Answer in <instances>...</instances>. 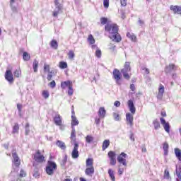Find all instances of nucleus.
<instances>
[{
    "mask_svg": "<svg viewBox=\"0 0 181 181\" xmlns=\"http://www.w3.org/2000/svg\"><path fill=\"white\" fill-rule=\"evenodd\" d=\"M105 30L110 33L109 37L113 42H121V35L118 33V25L117 24L108 22L105 27Z\"/></svg>",
    "mask_w": 181,
    "mask_h": 181,
    "instance_id": "obj_1",
    "label": "nucleus"
},
{
    "mask_svg": "<svg viewBox=\"0 0 181 181\" xmlns=\"http://www.w3.org/2000/svg\"><path fill=\"white\" fill-rule=\"evenodd\" d=\"M56 169H57V165H56V163L49 160L46 167L47 174L52 176V175L54 173V170H56Z\"/></svg>",
    "mask_w": 181,
    "mask_h": 181,
    "instance_id": "obj_2",
    "label": "nucleus"
},
{
    "mask_svg": "<svg viewBox=\"0 0 181 181\" xmlns=\"http://www.w3.org/2000/svg\"><path fill=\"white\" fill-rule=\"evenodd\" d=\"M61 87L63 90L68 87V95H71L73 93H74V90H73V82L70 81L62 82Z\"/></svg>",
    "mask_w": 181,
    "mask_h": 181,
    "instance_id": "obj_3",
    "label": "nucleus"
},
{
    "mask_svg": "<svg viewBox=\"0 0 181 181\" xmlns=\"http://www.w3.org/2000/svg\"><path fill=\"white\" fill-rule=\"evenodd\" d=\"M107 156L110 159V165H111V166H115V165H117V154L115 153V152L109 151Z\"/></svg>",
    "mask_w": 181,
    "mask_h": 181,
    "instance_id": "obj_4",
    "label": "nucleus"
},
{
    "mask_svg": "<svg viewBox=\"0 0 181 181\" xmlns=\"http://www.w3.org/2000/svg\"><path fill=\"white\" fill-rule=\"evenodd\" d=\"M127 158H128V155L122 152L117 156V162L123 165V166H127Z\"/></svg>",
    "mask_w": 181,
    "mask_h": 181,
    "instance_id": "obj_5",
    "label": "nucleus"
},
{
    "mask_svg": "<svg viewBox=\"0 0 181 181\" xmlns=\"http://www.w3.org/2000/svg\"><path fill=\"white\" fill-rule=\"evenodd\" d=\"M34 160L38 163H43V162L46 161L45 156L42 155L40 151H37L36 153L34 154Z\"/></svg>",
    "mask_w": 181,
    "mask_h": 181,
    "instance_id": "obj_6",
    "label": "nucleus"
},
{
    "mask_svg": "<svg viewBox=\"0 0 181 181\" xmlns=\"http://www.w3.org/2000/svg\"><path fill=\"white\" fill-rule=\"evenodd\" d=\"M113 78H115L117 84H118V86H121V72H119V70L115 69L113 71Z\"/></svg>",
    "mask_w": 181,
    "mask_h": 181,
    "instance_id": "obj_7",
    "label": "nucleus"
},
{
    "mask_svg": "<svg viewBox=\"0 0 181 181\" xmlns=\"http://www.w3.org/2000/svg\"><path fill=\"white\" fill-rule=\"evenodd\" d=\"M55 8L53 11V16L57 17L59 13H60V11H62L63 6L60 4V2L54 1Z\"/></svg>",
    "mask_w": 181,
    "mask_h": 181,
    "instance_id": "obj_8",
    "label": "nucleus"
},
{
    "mask_svg": "<svg viewBox=\"0 0 181 181\" xmlns=\"http://www.w3.org/2000/svg\"><path fill=\"white\" fill-rule=\"evenodd\" d=\"M161 124L163 126V128L168 134L170 132V125H169V122H166V120H165L163 117L160 119Z\"/></svg>",
    "mask_w": 181,
    "mask_h": 181,
    "instance_id": "obj_9",
    "label": "nucleus"
},
{
    "mask_svg": "<svg viewBox=\"0 0 181 181\" xmlns=\"http://www.w3.org/2000/svg\"><path fill=\"white\" fill-rule=\"evenodd\" d=\"M5 78L8 83H13V74H12L11 70H7L5 73Z\"/></svg>",
    "mask_w": 181,
    "mask_h": 181,
    "instance_id": "obj_10",
    "label": "nucleus"
},
{
    "mask_svg": "<svg viewBox=\"0 0 181 181\" xmlns=\"http://www.w3.org/2000/svg\"><path fill=\"white\" fill-rule=\"evenodd\" d=\"M12 157L13 158V164L15 166L18 167L21 165V159L19 158V156H18V153L16 152H12Z\"/></svg>",
    "mask_w": 181,
    "mask_h": 181,
    "instance_id": "obj_11",
    "label": "nucleus"
},
{
    "mask_svg": "<svg viewBox=\"0 0 181 181\" xmlns=\"http://www.w3.org/2000/svg\"><path fill=\"white\" fill-rule=\"evenodd\" d=\"M71 156L74 159H77L78 158V144L75 143L74 147L72 151Z\"/></svg>",
    "mask_w": 181,
    "mask_h": 181,
    "instance_id": "obj_12",
    "label": "nucleus"
},
{
    "mask_svg": "<svg viewBox=\"0 0 181 181\" xmlns=\"http://www.w3.org/2000/svg\"><path fill=\"white\" fill-rule=\"evenodd\" d=\"M165 93V86L160 84L158 88V93L157 95L158 100H162L163 98V94Z\"/></svg>",
    "mask_w": 181,
    "mask_h": 181,
    "instance_id": "obj_13",
    "label": "nucleus"
},
{
    "mask_svg": "<svg viewBox=\"0 0 181 181\" xmlns=\"http://www.w3.org/2000/svg\"><path fill=\"white\" fill-rule=\"evenodd\" d=\"M126 121L130 127H132L134 125V115L131 113H127L126 114Z\"/></svg>",
    "mask_w": 181,
    "mask_h": 181,
    "instance_id": "obj_14",
    "label": "nucleus"
},
{
    "mask_svg": "<svg viewBox=\"0 0 181 181\" xmlns=\"http://www.w3.org/2000/svg\"><path fill=\"white\" fill-rule=\"evenodd\" d=\"M127 105L130 112H132V115H134L136 111V108H135V105H134V101H132V100H128Z\"/></svg>",
    "mask_w": 181,
    "mask_h": 181,
    "instance_id": "obj_15",
    "label": "nucleus"
},
{
    "mask_svg": "<svg viewBox=\"0 0 181 181\" xmlns=\"http://www.w3.org/2000/svg\"><path fill=\"white\" fill-rule=\"evenodd\" d=\"M131 71V62H126L124 68L121 70V73H129Z\"/></svg>",
    "mask_w": 181,
    "mask_h": 181,
    "instance_id": "obj_16",
    "label": "nucleus"
},
{
    "mask_svg": "<svg viewBox=\"0 0 181 181\" xmlns=\"http://www.w3.org/2000/svg\"><path fill=\"white\" fill-rule=\"evenodd\" d=\"M170 11H173L174 13H177V15H181V6H170Z\"/></svg>",
    "mask_w": 181,
    "mask_h": 181,
    "instance_id": "obj_17",
    "label": "nucleus"
},
{
    "mask_svg": "<svg viewBox=\"0 0 181 181\" xmlns=\"http://www.w3.org/2000/svg\"><path fill=\"white\" fill-rule=\"evenodd\" d=\"M98 114L99 115V118H101V119L105 118V115L107 114V111L105 110V108L102 107L99 108Z\"/></svg>",
    "mask_w": 181,
    "mask_h": 181,
    "instance_id": "obj_18",
    "label": "nucleus"
},
{
    "mask_svg": "<svg viewBox=\"0 0 181 181\" xmlns=\"http://www.w3.org/2000/svg\"><path fill=\"white\" fill-rule=\"evenodd\" d=\"M54 122L55 125H62L63 124V122L62 121V117H60V115H56L54 117Z\"/></svg>",
    "mask_w": 181,
    "mask_h": 181,
    "instance_id": "obj_19",
    "label": "nucleus"
},
{
    "mask_svg": "<svg viewBox=\"0 0 181 181\" xmlns=\"http://www.w3.org/2000/svg\"><path fill=\"white\" fill-rule=\"evenodd\" d=\"M85 173L87 176H93L94 175V167H87Z\"/></svg>",
    "mask_w": 181,
    "mask_h": 181,
    "instance_id": "obj_20",
    "label": "nucleus"
},
{
    "mask_svg": "<svg viewBox=\"0 0 181 181\" xmlns=\"http://www.w3.org/2000/svg\"><path fill=\"white\" fill-rule=\"evenodd\" d=\"M176 69V66H175V64H169V66H167L165 67V73H170V71H172V70H175Z\"/></svg>",
    "mask_w": 181,
    "mask_h": 181,
    "instance_id": "obj_21",
    "label": "nucleus"
},
{
    "mask_svg": "<svg viewBox=\"0 0 181 181\" xmlns=\"http://www.w3.org/2000/svg\"><path fill=\"white\" fill-rule=\"evenodd\" d=\"M15 2H16V0H10V6L13 12H18V8L15 6Z\"/></svg>",
    "mask_w": 181,
    "mask_h": 181,
    "instance_id": "obj_22",
    "label": "nucleus"
},
{
    "mask_svg": "<svg viewBox=\"0 0 181 181\" xmlns=\"http://www.w3.org/2000/svg\"><path fill=\"white\" fill-rule=\"evenodd\" d=\"M93 164H94V159L89 158L86 160V168L93 167Z\"/></svg>",
    "mask_w": 181,
    "mask_h": 181,
    "instance_id": "obj_23",
    "label": "nucleus"
},
{
    "mask_svg": "<svg viewBox=\"0 0 181 181\" xmlns=\"http://www.w3.org/2000/svg\"><path fill=\"white\" fill-rule=\"evenodd\" d=\"M175 154L178 160L181 161V150L177 148H175Z\"/></svg>",
    "mask_w": 181,
    "mask_h": 181,
    "instance_id": "obj_24",
    "label": "nucleus"
},
{
    "mask_svg": "<svg viewBox=\"0 0 181 181\" xmlns=\"http://www.w3.org/2000/svg\"><path fill=\"white\" fill-rule=\"evenodd\" d=\"M57 146H58L61 149H66V144H64V142H63L60 140H58L57 141Z\"/></svg>",
    "mask_w": 181,
    "mask_h": 181,
    "instance_id": "obj_25",
    "label": "nucleus"
},
{
    "mask_svg": "<svg viewBox=\"0 0 181 181\" xmlns=\"http://www.w3.org/2000/svg\"><path fill=\"white\" fill-rule=\"evenodd\" d=\"M56 74V71L54 70H51L50 72H48V75L47 76V80H48V81H52V78L53 77V75Z\"/></svg>",
    "mask_w": 181,
    "mask_h": 181,
    "instance_id": "obj_26",
    "label": "nucleus"
},
{
    "mask_svg": "<svg viewBox=\"0 0 181 181\" xmlns=\"http://www.w3.org/2000/svg\"><path fill=\"white\" fill-rule=\"evenodd\" d=\"M23 59L25 62H28V60H30V54L26 52H23Z\"/></svg>",
    "mask_w": 181,
    "mask_h": 181,
    "instance_id": "obj_27",
    "label": "nucleus"
},
{
    "mask_svg": "<svg viewBox=\"0 0 181 181\" xmlns=\"http://www.w3.org/2000/svg\"><path fill=\"white\" fill-rule=\"evenodd\" d=\"M127 37L131 39L132 42H136V37L135 36V35H134L131 33H127Z\"/></svg>",
    "mask_w": 181,
    "mask_h": 181,
    "instance_id": "obj_28",
    "label": "nucleus"
},
{
    "mask_svg": "<svg viewBox=\"0 0 181 181\" xmlns=\"http://www.w3.org/2000/svg\"><path fill=\"white\" fill-rule=\"evenodd\" d=\"M71 118H72V120H71L72 127L78 125V120H77V117H76V116H74V115H72Z\"/></svg>",
    "mask_w": 181,
    "mask_h": 181,
    "instance_id": "obj_29",
    "label": "nucleus"
},
{
    "mask_svg": "<svg viewBox=\"0 0 181 181\" xmlns=\"http://www.w3.org/2000/svg\"><path fill=\"white\" fill-rule=\"evenodd\" d=\"M33 70L35 73L37 72V67H39V62H37V60L35 59L33 63Z\"/></svg>",
    "mask_w": 181,
    "mask_h": 181,
    "instance_id": "obj_30",
    "label": "nucleus"
},
{
    "mask_svg": "<svg viewBox=\"0 0 181 181\" xmlns=\"http://www.w3.org/2000/svg\"><path fill=\"white\" fill-rule=\"evenodd\" d=\"M163 148L164 151V155L166 156H168V149H169V144H168V143H164L163 145Z\"/></svg>",
    "mask_w": 181,
    "mask_h": 181,
    "instance_id": "obj_31",
    "label": "nucleus"
},
{
    "mask_svg": "<svg viewBox=\"0 0 181 181\" xmlns=\"http://www.w3.org/2000/svg\"><path fill=\"white\" fill-rule=\"evenodd\" d=\"M110 146V140H105L103 144V151H105Z\"/></svg>",
    "mask_w": 181,
    "mask_h": 181,
    "instance_id": "obj_32",
    "label": "nucleus"
},
{
    "mask_svg": "<svg viewBox=\"0 0 181 181\" xmlns=\"http://www.w3.org/2000/svg\"><path fill=\"white\" fill-rule=\"evenodd\" d=\"M108 175L112 181L115 180V175H114V171L112 170H111V169L108 170Z\"/></svg>",
    "mask_w": 181,
    "mask_h": 181,
    "instance_id": "obj_33",
    "label": "nucleus"
},
{
    "mask_svg": "<svg viewBox=\"0 0 181 181\" xmlns=\"http://www.w3.org/2000/svg\"><path fill=\"white\" fill-rule=\"evenodd\" d=\"M88 42L90 45H94L95 43V40L94 39V37H93V35H88Z\"/></svg>",
    "mask_w": 181,
    "mask_h": 181,
    "instance_id": "obj_34",
    "label": "nucleus"
},
{
    "mask_svg": "<svg viewBox=\"0 0 181 181\" xmlns=\"http://www.w3.org/2000/svg\"><path fill=\"white\" fill-rule=\"evenodd\" d=\"M176 175L178 177L177 180H181V168L180 167H176Z\"/></svg>",
    "mask_w": 181,
    "mask_h": 181,
    "instance_id": "obj_35",
    "label": "nucleus"
},
{
    "mask_svg": "<svg viewBox=\"0 0 181 181\" xmlns=\"http://www.w3.org/2000/svg\"><path fill=\"white\" fill-rule=\"evenodd\" d=\"M14 76L16 77L17 78H19V77H21V74H22V71H21V69H16L14 72H13Z\"/></svg>",
    "mask_w": 181,
    "mask_h": 181,
    "instance_id": "obj_36",
    "label": "nucleus"
},
{
    "mask_svg": "<svg viewBox=\"0 0 181 181\" xmlns=\"http://www.w3.org/2000/svg\"><path fill=\"white\" fill-rule=\"evenodd\" d=\"M86 141L87 144H91V142H93V141H94V137H93V136H91V135H88L86 137Z\"/></svg>",
    "mask_w": 181,
    "mask_h": 181,
    "instance_id": "obj_37",
    "label": "nucleus"
},
{
    "mask_svg": "<svg viewBox=\"0 0 181 181\" xmlns=\"http://www.w3.org/2000/svg\"><path fill=\"white\" fill-rule=\"evenodd\" d=\"M153 124L154 125V129L156 130V129H159V128H160V124L159 123L158 119L154 120Z\"/></svg>",
    "mask_w": 181,
    "mask_h": 181,
    "instance_id": "obj_38",
    "label": "nucleus"
},
{
    "mask_svg": "<svg viewBox=\"0 0 181 181\" xmlns=\"http://www.w3.org/2000/svg\"><path fill=\"white\" fill-rule=\"evenodd\" d=\"M44 71L45 73H50L52 71H50V65L47 64H44Z\"/></svg>",
    "mask_w": 181,
    "mask_h": 181,
    "instance_id": "obj_39",
    "label": "nucleus"
},
{
    "mask_svg": "<svg viewBox=\"0 0 181 181\" xmlns=\"http://www.w3.org/2000/svg\"><path fill=\"white\" fill-rule=\"evenodd\" d=\"M74 51L70 50L68 53V57L70 60H73L74 59Z\"/></svg>",
    "mask_w": 181,
    "mask_h": 181,
    "instance_id": "obj_40",
    "label": "nucleus"
},
{
    "mask_svg": "<svg viewBox=\"0 0 181 181\" xmlns=\"http://www.w3.org/2000/svg\"><path fill=\"white\" fill-rule=\"evenodd\" d=\"M59 45L57 44V41L53 40L52 42H51V47H53V49H57Z\"/></svg>",
    "mask_w": 181,
    "mask_h": 181,
    "instance_id": "obj_41",
    "label": "nucleus"
},
{
    "mask_svg": "<svg viewBox=\"0 0 181 181\" xmlns=\"http://www.w3.org/2000/svg\"><path fill=\"white\" fill-rule=\"evenodd\" d=\"M71 141H76V129H73L71 133Z\"/></svg>",
    "mask_w": 181,
    "mask_h": 181,
    "instance_id": "obj_42",
    "label": "nucleus"
},
{
    "mask_svg": "<svg viewBox=\"0 0 181 181\" xmlns=\"http://www.w3.org/2000/svg\"><path fill=\"white\" fill-rule=\"evenodd\" d=\"M59 67L60 69H67V63L65 62H60Z\"/></svg>",
    "mask_w": 181,
    "mask_h": 181,
    "instance_id": "obj_43",
    "label": "nucleus"
},
{
    "mask_svg": "<svg viewBox=\"0 0 181 181\" xmlns=\"http://www.w3.org/2000/svg\"><path fill=\"white\" fill-rule=\"evenodd\" d=\"M95 54L96 57H98V59H101V54H102L101 49H97Z\"/></svg>",
    "mask_w": 181,
    "mask_h": 181,
    "instance_id": "obj_44",
    "label": "nucleus"
},
{
    "mask_svg": "<svg viewBox=\"0 0 181 181\" xmlns=\"http://www.w3.org/2000/svg\"><path fill=\"white\" fill-rule=\"evenodd\" d=\"M19 131V124H16L13 128V134H17Z\"/></svg>",
    "mask_w": 181,
    "mask_h": 181,
    "instance_id": "obj_45",
    "label": "nucleus"
},
{
    "mask_svg": "<svg viewBox=\"0 0 181 181\" xmlns=\"http://www.w3.org/2000/svg\"><path fill=\"white\" fill-rule=\"evenodd\" d=\"M49 95H50V94L47 90L42 91V97L45 98V100H47V98H49Z\"/></svg>",
    "mask_w": 181,
    "mask_h": 181,
    "instance_id": "obj_46",
    "label": "nucleus"
},
{
    "mask_svg": "<svg viewBox=\"0 0 181 181\" xmlns=\"http://www.w3.org/2000/svg\"><path fill=\"white\" fill-rule=\"evenodd\" d=\"M122 74H123V77H124L126 80H129V78H131V76H129V74H128V72H122Z\"/></svg>",
    "mask_w": 181,
    "mask_h": 181,
    "instance_id": "obj_47",
    "label": "nucleus"
},
{
    "mask_svg": "<svg viewBox=\"0 0 181 181\" xmlns=\"http://www.w3.org/2000/svg\"><path fill=\"white\" fill-rule=\"evenodd\" d=\"M164 177H165V179H169L170 177V175L169 174V170H165Z\"/></svg>",
    "mask_w": 181,
    "mask_h": 181,
    "instance_id": "obj_48",
    "label": "nucleus"
},
{
    "mask_svg": "<svg viewBox=\"0 0 181 181\" xmlns=\"http://www.w3.org/2000/svg\"><path fill=\"white\" fill-rule=\"evenodd\" d=\"M103 6L107 8L110 6V0H103Z\"/></svg>",
    "mask_w": 181,
    "mask_h": 181,
    "instance_id": "obj_49",
    "label": "nucleus"
},
{
    "mask_svg": "<svg viewBox=\"0 0 181 181\" xmlns=\"http://www.w3.org/2000/svg\"><path fill=\"white\" fill-rule=\"evenodd\" d=\"M113 117H114L115 121H119V114L114 112Z\"/></svg>",
    "mask_w": 181,
    "mask_h": 181,
    "instance_id": "obj_50",
    "label": "nucleus"
},
{
    "mask_svg": "<svg viewBox=\"0 0 181 181\" xmlns=\"http://www.w3.org/2000/svg\"><path fill=\"white\" fill-rule=\"evenodd\" d=\"M107 18H100V23L102 25H105V23H107Z\"/></svg>",
    "mask_w": 181,
    "mask_h": 181,
    "instance_id": "obj_51",
    "label": "nucleus"
},
{
    "mask_svg": "<svg viewBox=\"0 0 181 181\" xmlns=\"http://www.w3.org/2000/svg\"><path fill=\"white\" fill-rule=\"evenodd\" d=\"M49 86L51 87V88H54V87H56V81H52L49 83Z\"/></svg>",
    "mask_w": 181,
    "mask_h": 181,
    "instance_id": "obj_52",
    "label": "nucleus"
},
{
    "mask_svg": "<svg viewBox=\"0 0 181 181\" xmlns=\"http://www.w3.org/2000/svg\"><path fill=\"white\" fill-rule=\"evenodd\" d=\"M66 162H67V158L65 157V158L62 160L61 165H62V166H64V165H66Z\"/></svg>",
    "mask_w": 181,
    "mask_h": 181,
    "instance_id": "obj_53",
    "label": "nucleus"
},
{
    "mask_svg": "<svg viewBox=\"0 0 181 181\" xmlns=\"http://www.w3.org/2000/svg\"><path fill=\"white\" fill-rule=\"evenodd\" d=\"M20 176L21 177H23L24 176H26V173L23 170H21L20 171Z\"/></svg>",
    "mask_w": 181,
    "mask_h": 181,
    "instance_id": "obj_54",
    "label": "nucleus"
},
{
    "mask_svg": "<svg viewBox=\"0 0 181 181\" xmlns=\"http://www.w3.org/2000/svg\"><path fill=\"white\" fill-rule=\"evenodd\" d=\"M122 173H124V168H118V175H119V176H121V175H122Z\"/></svg>",
    "mask_w": 181,
    "mask_h": 181,
    "instance_id": "obj_55",
    "label": "nucleus"
},
{
    "mask_svg": "<svg viewBox=\"0 0 181 181\" xmlns=\"http://www.w3.org/2000/svg\"><path fill=\"white\" fill-rule=\"evenodd\" d=\"M120 4L122 6H125L127 5V0H120Z\"/></svg>",
    "mask_w": 181,
    "mask_h": 181,
    "instance_id": "obj_56",
    "label": "nucleus"
},
{
    "mask_svg": "<svg viewBox=\"0 0 181 181\" xmlns=\"http://www.w3.org/2000/svg\"><path fill=\"white\" fill-rule=\"evenodd\" d=\"M130 90H132V91H133V93L135 92L136 88H135V85L134 83L130 85Z\"/></svg>",
    "mask_w": 181,
    "mask_h": 181,
    "instance_id": "obj_57",
    "label": "nucleus"
},
{
    "mask_svg": "<svg viewBox=\"0 0 181 181\" xmlns=\"http://www.w3.org/2000/svg\"><path fill=\"white\" fill-rule=\"evenodd\" d=\"M115 107H119L121 105V103L118 100H116L114 103Z\"/></svg>",
    "mask_w": 181,
    "mask_h": 181,
    "instance_id": "obj_58",
    "label": "nucleus"
},
{
    "mask_svg": "<svg viewBox=\"0 0 181 181\" xmlns=\"http://www.w3.org/2000/svg\"><path fill=\"white\" fill-rule=\"evenodd\" d=\"M109 46H110L109 47L110 50H112V52H114V50H115V45L110 44Z\"/></svg>",
    "mask_w": 181,
    "mask_h": 181,
    "instance_id": "obj_59",
    "label": "nucleus"
},
{
    "mask_svg": "<svg viewBox=\"0 0 181 181\" xmlns=\"http://www.w3.org/2000/svg\"><path fill=\"white\" fill-rule=\"evenodd\" d=\"M17 108H18V111L21 112L22 111V105L18 104Z\"/></svg>",
    "mask_w": 181,
    "mask_h": 181,
    "instance_id": "obj_60",
    "label": "nucleus"
},
{
    "mask_svg": "<svg viewBox=\"0 0 181 181\" xmlns=\"http://www.w3.org/2000/svg\"><path fill=\"white\" fill-rule=\"evenodd\" d=\"M145 71L146 74H149V69L148 68H142Z\"/></svg>",
    "mask_w": 181,
    "mask_h": 181,
    "instance_id": "obj_61",
    "label": "nucleus"
},
{
    "mask_svg": "<svg viewBox=\"0 0 181 181\" xmlns=\"http://www.w3.org/2000/svg\"><path fill=\"white\" fill-rule=\"evenodd\" d=\"M33 176H34L35 177H38V176H39V173H38L37 171H35V172L33 173Z\"/></svg>",
    "mask_w": 181,
    "mask_h": 181,
    "instance_id": "obj_62",
    "label": "nucleus"
},
{
    "mask_svg": "<svg viewBox=\"0 0 181 181\" xmlns=\"http://www.w3.org/2000/svg\"><path fill=\"white\" fill-rule=\"evenodd\" d=\"M30 132V129H29V128H25V135H29Z\"/></svg>",
    "mask_w": 181,
    "mask_h": 181,
    "instance_id": "obj_63",
    "label": "nucleus"
},
{
    "mask_svg": "<svg viewBox=\"0 0 181 181\" xmlns=\"http://www.w3.org/2000/svg\"><path fill=\"white\" fill-rule=\"evenodd\" d=\"M141 151H142V152H146V147H145V146H142Z\"/></svg>",
    "mask_w": 181,
    "mask_h": 181,
    "instance_id": "obj_64",
    "label": "nucleus"
}]
</instances>
